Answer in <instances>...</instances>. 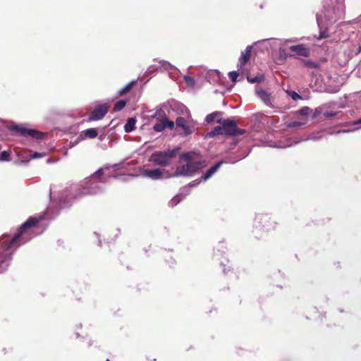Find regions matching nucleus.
Returning <instances> with one entry per match:
<instances>
[{
	"instance_id": "obj_33",
	"label": "nucleus",
	"mask_w": 361,
	"mask_h": 361,
	"mask_svg": "<svg viewBox=\"0 0 361 361\" xmlns=\"http://www.w3.org/2000/svg\"><path fill=\"white\" fill-rule=\"evenodd\" d=\"M287 93L294 101L302 99V97L295 91H287Z\"/></svg>"
},
{
	"instance_id": "obj_4",
	"label": "nucleus",
	"mask_w": 361,
	"mask_h": 361,
	"mask_svg": "<svg viewBox=\"0 0 361 361\" xmlns=\"http://www.w3.org/2000/svg\"><path fill=\"white\" fill-rule=\"evenodd\" d=\"M345 13L344 0H336V5L334 7L324 8L321 14H317V22L319 27L322 25H332L341 19Z\"/></svg>"
},
{
	"instance_id": "obj_34",
	"label": "nucleus",
	"mask_w": 361,
	"mask_h": 361,
	"mask_svg": "<svg viewBox=\"0 0 361 361\" xmlns=\"http://www.w3.org/2000/svg\"><path fill=\"white\" fill-rule=\"evenodd\" d=\"M229 78L231 80L232 82H235L238 78V76L239 75V73L238 71H231L228 73Z\"/></svg>"
},
{
	"instance_id": "obj_31",
	"label": "nucleus",
	"mask_w": 361,
	"mask_h": 361,
	"mask_svg": "<svg viewBox=\"0 0 361 361\" xmlns=\"http://www.w3.org/2000/svg\"><path fill=\"white\" fill-rule=\"evenodd\" d=\"M305 66L310 68H318V64L311 60H303L302 61Z\"/></svg>"
},
{
	"instance_id": "obj_39",
	"label": "nucleus",
	"mask_w": 361,
	"mask_h": 361,
	"mask_svg": "<svg viewBox=\"0 0 361 361\" xmlns=\"http://www.w3.org/2000/svg\"><path fill=\"white\" fill-rule=\"evenodd\" d=\"M337 114V112H329V111H325L323 113V115L324 117L326 118H331V117H334Z\"/></svg>"
},
{
	"instance_id": "obj_30",
	"label": "nucleus",
	"mask_w": 361,
	"mask_h": 361,
	"mask_svg": "<svg viewBox=\"0 0 361 361\" xmlns=\"http://www.w3.org/2000/svg\"><path fill=\"white\" fill-rule=\"evenodd\" d=\"M11 154L8 151H3L0 153V161H8Z\"/></svg>"
},
{
	"instance_id": "obj_44",
	"label": "nucleus",
	"mask_w": 361,
	"mask_h": 361,
	"mask_svg": "<svg viewBox=\"0 0 361 361\" xmlns=\"http://www.w3.org/2000/svg\"><path fill=\"white\" fill-rule=\"evenodd\" d=\"M101 244H102V241H101V240H99V242H98V245H99V246H101Z\"/></svg>"
},
{
	"instance_id": "obj_43",
	"label": "nucleus",
	"mask_w": 361,
	"mask_h": 361,
	"mask_svg": "<svg viewBox=\"0 0 361 361\" xmlns=\"http://www.w3.org/2000/svg\"><path fill=\"white\" fill-rule=\"evenodd\" d=\"M360 51H361V46H360L358 48V53H360Z\"/></svg>"
},
{
	"instance_id": "obj_8",
	"label": "nucleus",
	"mask_w": 361,
	"mask_h": 361,
	"mask_svg": "<svg viewBox=\"0 0 361 361\" xmlns=\"http://www.w3.org/2000/svg\"><path fill=\"white\" fill-rule=\"evenodd\" d=\"M142 176L152 180H159L173 177V173H169L166 169H143L141 173Z\"/></svg>"
},
{
	"instance_id": "obj_46",
	"label": "nucleus",
	"mask_w": 361,
	"mask_h": 361,
	"mask_svg": "<svg viewBox=\"0 0 361 361\" xmlns=\"http://www.w3.org/2000/svg\"><path fill=\"white\" fill-rule=\"evenodd\" d=\"M47 163H49V162H50V160H49V159H47Z\"/></svg>"
},
{
	"instance_id": "obj_2",
	"label": "nucleus",
	"mask_w": 361,
	"mask_h": 361,
	"mask_svg": "<svg viewBox=\"0 0 361 361\" xmlns=\"http://www.w3.org/2000/svg\"><path fill=\"white\" fill-rule=\"evenodd\" d=\"M205 166V161L199 154L191 152L183 153L179 157V164L173 177L190 176Z\"/></svg>"
},
{
	"instance_id": "obj_6",
	"label": "nucleus",
	"mask_w": 361,
	"mask_h": 361,
	"mask_svg": "<svg viewBox=\"0 0 361 361\" xmlns=\"http://www.w3.org/2000/svg\"><path fill=\"white\" fill-rule=\"evenodd\" d=\"M176 156V151H159L154 152L149 159V161L153 162L156 166H166L171 164L172 159Z\"/></svg>"
},
{
	"instance_id": "obj_12",
	"label": "nucleus",
	"mask_w": 361,
	"mask_h": 361,
	"mask_svg": "<svg viewBox=\"0 0 361 361\" xmlns=\"http://www.w3.org/2000/svg\"><path fill=\"white\" fill-rule=\"evenodd\" d=\"M109 106L107 104L97 105L90 115L89 120L98 121L103 118L107 114Z\"/></svg>"
},
{
	"instance_id": "obj_41",
	"label": "nucleus",
	"mask_w": 361,
	"mask_h": 361,
	"mask_svg": "<svg viewBox=\"0 0 361 361\" xmlns=\"http://www.w3.org/2000/svg\"><path fill=\"white\" fill-rule=\"evenodd\" d=\"M244 133H245V130H243V129H238L236 127V134L235 135H243Z\"/></svg>"
},
{
	"instance_id": "obj_26",
	"label": "nucleus",
	"mask_w": 361,
	"mask_h": 361,
	"mask_svg": "<svg viewBox=\"0 0 361 361\" xmlns=\"http://www.w3.org/2000/svg\"><path fill=\"white\" fill-rule=\"evenodd\" d=\"M73 197L71 195V197H69V195L66 196V197L64 199H61L59 200V205L61 207H69L71 203L70 202V200L71 199H73Z\"/></svg>"
},
{
	"instance_id": "obj_10",
	"label": "nucleus",
	"mask_w": 361,
	"mask_h": 361,
	"mask_svg": "<svg viewBox=\"0 0 361 361\" xmlns=\"http://www.w3.org/2000/svg\"><path fill=\"white\" fill-rule=\"evenodd\" d=\"M17 133L23 136H30L37 140H42L45 137L44 133L33 129H27L23 126H15L13 127Z\"/></svg>"
},
{
	"instance_id": "obj_35",
	"label": "nucleus",
	"mask_w": 361,
	"mask_h": 361,
	"mask_svg": "<svg viewBox=\"0 0 361 361\" xmlns=\"http://www.w3.org/2000/svg\"><path fill=\"white\" fill-rule=\"evenodd\" d=\"M310 109L308 106H303L299 110V114L302 116H307L310 112Z\"/></svg>"
},
{
	"instance_id": "obj_36",
	"label": "nucleus",
	"mask_w": 361,
	"mask_h": 361,
	"mask_svg": "<svg viewBox=\"0 0 361 361\" xmlns=\"http://www.w3.org/2000/svg\"><path fill=\"white\" fill-rule=\"evenodd\" d=\"M164 123L166 126V128L173 129L174 127V123L171 121H169L168 118L165 116L164 118Z\"/></svg>"
},
{
	"instance_id": "obj_24",
	"label": "nucleus",
	"mask_w": 361,
	"mask_h": 361,
	"mask_svg": "<svg viewBox=\"0 0 361 361\" xmlns=\"http://www.w3.org/2000/svg\"><path fill=\"white\" fill-rule=\"evenodd\" d=\"M126 102L125 100H119L114 104L113 111L115 112L119 111L126 106Z\"/></svg>"
},
{
	"instance_id": "obj_14",
	"label": "nucleus",
	"mask_w": 361,
	"mask_h": 361,
	"mask_svg": "<svg viewBox=\"0 0 361 361\" xmlns=\"http://www.w3.org/2000/svg\"><path fill=\"white\" fill-rule=\"evenodd\" d=\"M290 49L297 55L305 57H307L310 54V49L304 44L293 45L290 47Z\"/></svg>"
},
{
	"instance_id": "obj_37",
	"label": "nucleus",
	"mask_w": 361,
	"mask_h": 361,
	"mask_svg": "<svg viewBox=\"0 0 361 361\" xmlns=\"http://www.w3.org/2000/svg\"><path fill=\"white\" fill-rule=\"evenodd\" d=\"M247 80L249 82L253 84L260 82L262 80V78L257 76L254 78L247 77Z\"/></svg>"
},
{
	"instance_id": "obj_42",
	"label": "nucleus",
	"mask_w": 361,
	"mask_h": 361,
	"mask_svg": "<svg viewBox=\"0 0 361 361\" xmlns=\"http://www.w3.org/2000/svg\"><path fill=\"white\" fill-rule=\"evenodd\" d=\"M354 124H355V125L361 124V118H360V119H358V120L355 121L354 122Z\"/></svg>"
},
{
	"instance_id": "obj_16",
	"label": "nucleus",
	"mask_w": 361,
	"mask_h": 361,
	"mask_svg": "<svg viewBox=\"0 0 361 361\" xmlns=\"http://www.w3.org/2000/svg\"><path fill=\"white\" fill-rule=\"evenodd\" d=\"M176 124L178 127H181L186 135L192 133L189 126L186 124V120L183 117H178L176 121Z\"/></svg>"
},
{
	"instance_id": "obj_3",
	"label": "nucleus",
	"mask_w": 361,
	"mask_h": 361,
	"mask_svg": "<svg viewBox=\"0 0 361 361\" xmlns=\"http://www.w3.org/2000/svg\"><path fill=\"white\" fill-rule=\"evenodd\" d=\"M103 169H98L94 173L85 183L82 189L75 187L72 189L75 192L74 199L86 195H95L102 191V184L107 181L109 178L103 176Z\"/></svg>"
},
{
	"instance_id": "obj_32",
	"label": "nucleus",
	"mask_w": 361,
	"mask_h": 361,
	"mask_svg": "<svg viewBox=\"0 0 361 361\" xmlns=\"http://www.w3.org/2000/svg\"><path fill=\"white\" fill-rule=\"evenodd\" d=\"M184 80L188 86H193L195 84L194 78L189 75H185Z\"/></svg>"
},
{
	"instance_id": "obj_22",
	"label": "nucleus",
	"mask_w": 361,
	"mask_h": 361,
	"mask_svg": "<svg viewBox=\"0 0 361 361\" xmlns=\"http://www.w3.org/2000/svg\"><path fill=\"white\" fill-rule=\"evenodd\" d=\"M222 113L220 111H214L210 114H208L205 118V121L207 123H212L216 118V120L218 118H221Z\"/></svg>"
},
{
	"instance_id": "obj_48",
	"label": "nucleus",
	"mask_w": 361,
	"mask_h": 361,
	"mask_svg": "<svg viewBox=\"0 0 361 361\" xmlns=\"http://www.w3.org/2000/svg\"><path fill=\"white\" fill-rule=\"evenodd\" d=\"M106 361H110V360H109V359H106Z\"/></svg>"
},
{
	"instance_id": "obj_40",
	"label": "nucleus",
	"mask_w": 361,
	"mask_h": 361,
	"mask_svg": "<svg viewBox=\"0 0 361 361\" xmlns=\"http://www.w3.org/2000/svg\"><path fill=\"white\" fill-rule=\"evenodd\" d=\"M43 157V154L39 152H35L30 155L31 159H38Z\"/></svg>"
},
{
	"instance_id": "obj_7",
	"label": "nucleus",
	"mask_w": 361,
	"mask_h": 361,
	"mask_svg": "<svg viewBox=\"0 0 361 361\" xmlns=\"http://www.w3.org/2000/svg\"><path fill=\"white\" fill-rule=\"evenodd\" d=\"M255 94L267 106L271 109L276 108L274 97L267 90L261 87H257L255 88Z\"/></svg>"
},
{
	"instance_id": "obj_25",
	"label": "nucleus",
	"mask_w": 361,
	"mask_h": 361,
	"mask_svg": "<svg viewBox=\"0 0 361 361\" xmlns=\"http://www.w3.org/2000/svg\"><path fill=\"white\" fill-rule=\"evenodd\" d=\"M153 128H154V131L159 132H159H162L164 130H165L166 129V126H165V123H164V118H162L157 123H156L154 126Z\"/></svg>"
},
{
	"instance_id": "obj_28",
	"label": "nucleus",
	"mask_w": 361,
	"mask_h": 361,
	"mask_svg": "<svg viewBox=\"0 0 361 361\" xmlns=\"http://www.w3.org/2000/svg\"><path fill=\"white\" fill-rule=\"evenodd\" d=\"M325 25H327L324 24V25H322L321 27H319L320 31H319V35L318 39H324V38H326L329 37V32H328L327 28L325 27L324 30H322V27H324Z\"/></svg>"
},
{
	"instance_id": "obj_9",
	"label": "nucleus",
	"mask_w": 361,
	"mask_h": 361,
	"mask_svg": "<svg viewBox=\"0 0 361 361\" xmlns=\"http://www.w3.org/2000/svg\"><path fill=\"white\" fill-rule=\"evenodd\" d=\"M247 155V154H246L245 155L239 156L236 159H235L233 160H230L228 161H220L217 162L216 164L211 166L208 170H207V171L201 176V179H202L204 181H206L207 180H208L210 177H212L219 170V169L220 168V166L222 165L223 163L226 162V163L235 164L237 161L245 158Z\"/></svg>"
},
{
	"instance_id": "obj_45",
	"label": "nucleus",
	"mask_w": 361,
	"mask_h": 361,
	"mask_svg": "<svg viewBox=\"0 0 361 361\" xmlns=\"http://www.w3.org/2000/svg\"><path fill=\"white\" fill-rule=\"evenodd\" d=\"M49 196H50V198H51V192H50Z\"/></svg>"
},
{
	"instance_id": "obj_20",
	"label": "nucleus",
	"mask_w": 361,
	"mask_h": 361,
	"mask_svg": "<svg viewBox=\"0 0 361 361\" xmlns=\"http://www.w3.org/2000/svg\"><path fill=\"white\" fill-rule=\"evenodd\" d=\"M136 120L134 118H129L124 126V130L126 133L133 131L135 128Z\"/></svg>"
},
{
	"instance_id": "obj_21",
	"label": "nucleus",
	"mask_w": 361,
	"mask_h": 361,
	"mask_svg": "<svg viewBox=\"0 0 361 361\" xmlns=\"http://www.w3.org/2000/svg\"><path fill=\"white\" fill-rule=\"evenodd\" d=\"M223 134H224V130L222 128V126H216L212 130L207 133L206 135V137H213L216 135H223Z\"/></svg>"
},
{
	"instance_id": "obj_1",
	"label": "nucleus",
	"mask_w": 361,
	"mask_h": 361,
	"mask_svg": "<svg viewBox=\"0 0 361 361\" xmlns=\"http://www.w3.org/2000/svg\"><path fill=\"white\" fill-rule=\"evenodd\" d=\"M39 220L30 217L21 225L18 232L12 238L7 234L1 236L0 239V274L4 272L10 264L12 253L8 250L29 241L32 238L30 234V229L35 226Z\"/></svg>"
},
{
	"instance_id": "obj_19",
	"label": "nucleus",
	"mask_w": 361,
	"mask_h": 361,
	"mask_svg": "<svg viewBox=\"0 0 361 361\" xmlns=\"http://www.w3.org/2000/svg\"><path fill=\"white\" fill-rule=\"evenodd\" d=\"M186 196H184V192L180 190V193L176 195L172 200H171L169 202V205L171 207H173L177 205L183 198Z\"/></svg>"
},
{
	"instance_id": "obj_27",
	"label": "nucleus",
	"mask_w": 361,
	"mask_h": 361,
	"mask_svg": "<svg viewBox=\"0 0 361 361\" xmlns=\"http://www.w3.org/2000/svg\"><path fill=\"white\" fill-rule=\"evenodd\" d=\"M268 219H269V217L267 215H264V216L259 215V216H257L255 221H256L257 224H258L259 225L262 224V227L266 228L267 230H268L267 226L263 224V222H265Z\"/></svg>"
},
{
	"instance_id": "obj_47",
	"label": "nucleus",
	"mask_w": 361,
	"mask_h": 361,
	"mask_svg": "<svg viewBox=\"0 0 361 361\" xmlns=\"http://www.w3.org/2000/svg\"><path fill=\"white\" fill-rule=\"evenodd\" d=\"M360 20L361 21V14H360Z\"/></svg>"
},
{
	"instance_id": "obj_5",
	"label": "nucleus",
	"mask_w": 361,
	"mask_h": 361,
	"mask_svg": "<svg viewBox=\"0 0 361 361\" xmlns=\"http://www.w3.org/2000/svg\"><path fill=\"white\" fill-rule=\"evenodd\" d=\"M324 132L319 131L316 133H312L310 134L306 138L303 139V140H314L318 141L321 140L323 137ZM302 140H298L296 137H290L286 139L284 141L280 140L277 142L275 145L269 144L268 145L273 147L277 148H286L290 147L293 145H296L300 143Z\"/></svg>"
},
{
	"instance_id": "obj_29",
	"label": "nucleus",
	"mask_w": 361,
	"mask_h": 361,
	"mask_svg": "<svg viewBox=\"0 0 361 361\" xmlns=\"http://www.w3.org/2000/svg\"><path fill=\"white\" fill-rule=\"evenodd\" d=\"M159 63L160 64L159 68L163 70H170L174 68L173 65L166 61H160Z\"/></svg>"
},
{
	"instance_id": "obj_13",
	"label": "nucleus",
	"mask_w": 361,
	"mask_h": 361,
	"mask_svg": "<svg viewBox=\"0 0 361 361\" xmlns=\"http://www.w3.org/2000/svg\"><path fill=\"white\" fill-rule=\"evenodd\" d=\"M252 49V46L248 45L245 51H242L238 63V71L242 70L247 62L249 61Z\"/></svg>"
},
{
	"instance_id": "obj_17",
	"label": "nucleus",
	"mask_w": 361,
	"mask_h": 361,
	"mask_svg": "<svg viewBox=\"0 0 361 361\" xmlns=\"http://www.w3.org/2000/svg\"><path fill=\"white\" fill-rule=\"evenodd\" d=\"M202 180H203L201 179V178L196 179V180L190 182L187 186H185L184 188H183L182 191L184 192V196H187L190 193V188L198 185L201 183Z\"/></svg>"
},
{
	"instance_id": "obj_18",
	"label": "nucleus",
	"mask_w": 361,
	"mask_h": 361,
	"mask_svg": "<svg viewBox=\"0 0 361 361\" xmlns=\"http://www.w3.org/2000/svg\"><path fill=\"white\" fill-rule=\"evenodd\" d=\"M186 196H184V192L180 190V193L176 195L172 200H171L169 202V205L171 207H173L177 205L183 198Z\"/></svg>"
},
{
	"instance_id": "obj_15",
	"label": "nucleus",
	"mask_w": 361,
	"mask_h": 361,
	"mask_svg": "<svg viewBox=\"0 0 361 361\" xmlns=\"http://www.w3.org/2000/svg\"><path fill=\"white\" fill-rule=\"evenodd\" d=\"M97 136V131L95 128H89L82 130L79 135L80 140H85L86 138H94Z\"/></svg>"
},
{
	"instance_id": "obj_38",
	"label": "nucleus",
	"mask_w": 361,
	"mask_h": 361,
	"mask_svg": "<svg viewBox=\"0 0 361 361\" xmlns=\"http://www.w3.org/2000/svg\"><path fill=\"white\" fill-rule=\"evenodd\" d=\"M302 124H303L302 123H300L298 121H293L288 124V127L298 128V127L301 126Z\"/></svg>"
},
{
	"instance_id": "obj_23",
	"label": "nucleus",
	"mask_w": 361,
	"mask_h": 361,
	"mask_svg": "<svg viewBox=\"0 0 361 361\" xmlns=\"http://www.w3.org/2000/svg\"><path fill=\"white\" fill-rule=\"evenodd\" d=\"M135 82H136V81H135V80L131 81L130 82H129L127 85L123 87L122 89H121L118 92V96H121V95L128 92L130 90V89L132 88L133 85L135 84Z\"/></svg>"
},
{
	"instance_id": "obj_11",
	"label": "nucleus",
	"mask_w": 361,
	"mask_h": 361,
	"mask_svg": "<svg viewBox=\"0 0 361 361\" xmlns=\"http://www.w3.org/2000/svg\"><path fill=\"white\" fill-rule=\"evenodd\" d=\"M217 123L222 126L224 133L228 135H234L236 134V123L231 119H223L222 118L217 119Z\"/></svg>"
}]
</instances>
